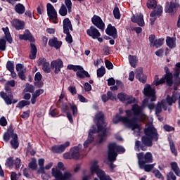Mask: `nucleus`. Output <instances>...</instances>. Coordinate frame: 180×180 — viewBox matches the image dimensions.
<instances>
[{"label": "nucleus", "instance_id": "obj_8", "mask_svg": "<svg viewBox=\"0 0 180 180\" xmlns=\"http://www.w3.org/2000/svg\"><path fill=\"white\" fill-rule=\"evenodd\" d=\"M138 164L143 167V164H147L148 162H153V154L150 152H147L145 155L143 153H139L137 154Z\"/></svg>", "mask_w": 180, "mask_h": 180}, {"label": "nucleus", "instance_id": "obj_27", "mask_svg": "<svg viewBox=\"0 0 180 180\" xmlns=\"http://www.w3.org/2000/svg\"><path fill=\"white\" fill-rule=\"evenodd\" d=\"M136 78L140 81V82H142L143 84H145L146 81H147V77L143 74V69L139 68L136 70Z\"/></svg>", "mask_w": 180, "mask_h": 180}, {"label": "nucleus", "instance_id": "obj_31", "mask_svg": "<svg viewBox=\"0 0 180 180\" xmlns=\"http://www.w3.org/2000/svg\"><path fill=\"white\" fill-rule=\"evenodd\" d=\"M128 59L131 67L136 68V67H137V63H139V58L136 56L129 55Z\"/></svg>", "mask_w": 180, "mask_h": 180}, {"label": "nucleus", "instance_id": "obj_40", "mask_svg": "<svg viewBox=\"0 0 180 180\" xmlns=\"http://www.w3.org/2000/svg\"><path fill=\"white\" fill-rule=\"evenodd\" d=\"M139 165V168H141V169H144L146 171V172H150V171H151V169H153V168H154L155 164H151V165L143 164L142 167L141 165Z\"/></svg>", "mask_w": 180, "mask_h": 180}, {"label": "nucleus", "instance_id": "obj_4", "mask_svg": "<svg viewBox=\"0 0 180 180\" xmlns=\"http://www.w3.org/2000/svg\"><path fill=\"white\" fill-rule=\"evenodd\" d=\"M112 122L115 124H117L119 122H122L127 127L131 129V130H135L138 133L140 131V125L137 124V120L134 118L130 120L128 117H122L117 114L112 119Z\"/></svg>", "mask_w": 180, "mask_h": 180}, {"label": "nucleus", "instance_id": "obj_20", "mask_svg": "<svg viewBox=\"0 0 180 180\" xmlns=\"http://www.w3.org/2000/svg\"><path fill=\"white\" fill-rule=\"evenodd\" d=\"M93 129H91L90 131L89 132V136L87 140L84 143V148H86L92 141H94V134L96 133V129L94 127H92Z\"/></svg>", "mask_w": 180, "mask_h": 180}, {"label": "nucleus", "instance_id": "obj_58", "mask_svg": "<svg viewBox=\"0 0 180 180\" xmlns=\"http://www.w3.org/2000/svg\"><path fill=\"white\" fill-rule=\"evenodd\" d=\"M134 102H136V98H134L131 96H128L125 103H127L128 105H130V103H134Z\"/></svg>", "mask_w": 180, "mask_h": 180}, {"label": "nucleus", "instance_id": "obj_55", "mask_svg": "<svg viewBox=\"0 0 180 180\" xmlns=\"http://www.w3.org/2000/svg\"><path fill=\"white\" fill-rule=\"evenodd\" d=\"M6 68L10 71V72L11 71H15V66L13 65V63L8 61L6 64Z\"/></svg>", "mask_w": 180, "mask_h": 180}, {"label": "nucleus", "instance_id": "obj_63", "mask_svg": "<svg viewBox=\"0 0 180 180\" xmlns=\"http://www.w3.org/2000/svg\"><path fill=\"white\" fill-rule=\"evenodd\" d=\"M25 89L27 92H34V86L30 84H27Z\"/></svg>", "mask_w": 180, "mask_h": 180}, {"label": "nucleus", "instance_id": "obj_49", "mask_svg": "<svg viewBox=\"0 0 180 180\" xmlns=\"http://www.w3.org/2000/svg\"><path fill=\"white\" fill-rule=\"evenodd\" d=\"M65 4L68 9V13H71L72 12V2L71 0H65Z\"/></svg>", "mask_w": 180, "mask_h": 180}, {"label": "nucleus", "instance_id": "obj_9", "mask_svg": "<svg viewBox=\"0 0 180 180\" xmlns=\"http://www.w3.org/2000/svg\"><path fill=\"white\" fill-rule=\"evenodd\" d=\"M46 11L49 20L55 24L58 23V21H57V11H56V8H54V6L50 3H48L46 4Z\"/></svg>", "mask_w": 180, "mask_h": 180}, {"label": "nucleus", "instance_id": "obj_52", "mask_svg": "<svg viewBox=\"0 0 180 180\" xmlns=\"http://www.w3.org/2000/svg\"><path fill=\"white\" fill-rule=\"evenodd\" d=\"M28 105H30V102L23 100L18 103V108L22 109V108H25V106H27Z\"/></svg>", "mask_w": 180, "mask_h": 180}, {"label": "nucleus", "instance_id": "obj_24", "mask_svg": "<svg viewBox=\"0 0 180 180\" xmlns=\"http://www.w3.org/2000/svg\"><path fill=\"white\" fill-rule=\"evenodd\" d=\"M176 8H179V4L177 3L171 2L170 4H167L166 6L165 12H166V13H173Z\"/></svg>", "mask_w": 180, "mask_h": 180}, {"label": "nucleus", "instance_id": "obj_16", "mask_svg": "<svg viewBox=\"0 0 180 180\" xmlns=\"http://www.w3.org/2000/svg\"><path fill=\"white\" fill-rule=\"evenodd\" d=\"M131 22L134 23H137L139 26L143 27L145 25L144 17L143 14L139 13L136 15H133L131 18Z\"/></svg>", "mask_w": 180, "mask_h": 180}, {"label": "nucleus", "instance_id": "obj_44", "mask_svg": "<svg viewBox=\"0 0 180 180\" xmlns=\"http://www.w3.org/2000/svg\"><path fill=\"white\" fill-rule=\"evenodd\" d=\"M169 144L172 154L176 156L178 155V152L176 151V148H175V144L174 143V141L169 140Z\"/></svg>", "mask_w": 180, "mask_h": 180}, {"label": "nucleus", "instance_id": "obj_15", "mask_svg": "<svg viewBox=\"0 0 180 180\" xmlns=\"http://www.w3.org/2000/svg\"><path fill=\"white\" fill-rule=\"evenodd\" d=\"M51 68H55V74H58L61 71V68L64 67V63L60 59H57L51 63Z\"/></svg>", "mask_w": 180, "mask_h": 180}, {"label": "nucleus", "instance_id": "obj_28", "mask_svg": "<svg viewBox=\"0 0 180 180\" xmlns=\"http://www.w3.org/2000/svg\"><path fill=\"white\" fill-rule=\"evenodd\" d=\"M162 109H164V110H167V103L165 102V100H162L160 103H158L155 108V113L157 116L160 115V112H162Z\"/></svg>", "mask_w": 180, "mask_h": 180}, {"label": "nucleus", "instance_id": "obj_22", "mask_svg": "<svg viewBox=\"0 0 180 180\" xmlns=\"http://www.w3.org/2000/svg\"><path fill=\"white\" fill-rule=\"evenodd\" d=\"M20 40H29V41H34V38L30 33V31L25 30L23 34H19Z\"/></svg>", "mask_w": 180, "mask_h": 180}, {"label": "nucleus", "instance_id": "obj_45", "mask_svg": "<svg viewBox=\"0 0 180 180\" xmlns=\"http://www.w3.org/2000/svg\"><path fill=\"white\" fill-rule=\"evenodd\" d=\"M98 177L100 180H112L110 176L106 175V173H105V172H101V173H98Z\"/></svg>", "mask_w": 180, "mask_h": 180}, {"label": "nucleus", "instance_id": "obj_2", "mask_svg": "<svg viewBox=\"0 0 180 180\" xmlns=\"http://www.w3.org/2000/svg\"><path fill=\"white\" fill-rule=\"evenodd\" d=\"M144 106H148V109L150 110H153L154 109V103L148 104V100L145 99L143 101V105L139 106L137 104H135L132 105L131 110H127L125 111V113L128 117V119H130L134 115L135 116H142V120H146L147 119V116L144 114V112L143 110L144 109Z\"/></svg>", "mask_w": 180, "mask_h": 180}, {"label": "nucleus", "instance_id": "obj_41", "mask_svg": "<svg viewBox=\"0 0 180 180\" xmlns=\"http://www.w3.org/2000/svg\"><path fill=\"white\" fill-rule=\"evenodd\" d=\"M68 13V8L67 9L65 5L62 4L60 8L59 9V15H60V16H67Z\"/></svg>", "mask_w": 180, "mask_h": 180}, {"label": "nucleus", "instance_id": "obj_18", "mask_svg": "<svg viewBox=\"0 0 180 180\" xmlns=\"http://www.w3.org/2000/svg\"><path fill=\"white\" fill-rule=\"evenodd\" d=\"M86 33L88 36L93 39L101 37V32H99V30L94 27H90V28L86 30Z\"/></svg>", "mask_w": 180, "mask_h": 180}, {"label": "nucleus", "instance_id": "obj_7", "mask_svg": "<svg viewBox=\"0 0 180 180\" xmlns=\"http://www.w3.org/2000/svg\"><path fill=\"white\" fill-rule=\"evenodd\" d=\"M5 91L6 92H8V94L1 91L0 92V96L4 99V101L6 102V105H12V103H16L18 101L13 100V95L12 94V92L11 91V88H9V86L5 85Z\"/></svg>", "mask_w": 180, "mask_h": 180}, {"label": "nucleus", "instance_id": "obj_11", "mask_svg": "<svg viewBox=\"0 0 180 180\" xmlns=\"http://www.w3.org/2000/svg\"><path fill=\"white\" fill-rule=\"evenodd\" d=\"M90 171L92 174H96L97 176L101 174V172H105V171L99 168V162L96 160H91L90 162Z\"/></svg>", "mask_w": 180, "mask_h": 180}, {"label": "nucleus", "instance_id": "obj_19", "mask_svg": "<svg viewBox=\"0 0 180 180\" xmlns=\"http://www.w3.org/2000/svg\"><path fill=\"white\" fill-rule=\"evenodd\" d=\"M37 63L38 65H43L42 70L44 71V72H50V63L47 62L46 58H40Z\"/></svg>", "mask_w": 180, "mask_h": 180}, {"label": "nucleus", "instance_id": "obj_39", "mask_svg": "<svg viewBox=\"0 0 180 180\" xmlns=\"http://www.w3.org/2000/svg\"><path fill=\"white\" fill-rule=\"evenodd\" d=\"M37 54V48L33 44H31V54L30 55V58L31 60H34Z\"/></svg>", "mask_w": 180, "mask_h": 180}, {"label": "nucleus", "instance_id": "obj_33", "mask_svg": "<svg viewBox=\"0 0 180 180\" xmlns=\"http://www.w3.org/2000/svg\"><path fill=\"white\" fill-rule=\"evenodd\" d=\"M12 140L11 141V145L14 148V150H16L18 147H19V142L18 141V135L16 134H12Z\"/></svg>", "mask_w": 180, "mask_h": 180}, {"label": "nucleus", "instance_id": "obj_29", "mask_svg": "<svg viewBox=\"0 0 180 180\" xmlns=\"http://www.w3.org/2000/svg\"><path fill=\"white\" fill-rule=\"evenodd\" d=\"M101 99L103 102H108L109 99H110V101H116V96L114 95L112 91H108L107 96L106 94H104L101 96Z\"/></svg>", "mask_w": 180, "mask_h": 180}, {"label": "nucleus", "instance_id": "obj_36", "mask_svg": "<svg viewBox=\"0 0 180 180\" xmlns=\"http://www.w3.org/2000/svg\"><path fill=\"white\" fill-rule=\"evenodd\" d=\"M12 134H13V129H12V127H9L8 129V132H6L4 135V140L8 143L11 137H12Z\"/></svg>", "mask_w": 180, "mask_h": 180}, {"label": "nucleus", "instance_id": "obj_54", "mask_svg": "<svg viewBox=\"0 0 180 180\" xmlns=\"http://www.w3.org/2000/svg\"><path fill=\"white\" fill-rule=\"evenodd\" d=\"M29 167L31 169H36L37 168V164L36 163V159L33 158L32 161L29 163Z\"/></svg>", "mask_w": 180, "mask_h": 180}, {"label": "nucleus", "instance_id": "obj_61", "mask_svg": "<svg viewBox=\"0 0 180 180\" xmlns=\"http://www.w3.org/2000/svg\"><path fill=\"white\" fill-rule=\"evenodd\" d=\"M14 165L15 167V169H19V168H20V165H21L20 159L17 158L14 161Z\"/></svg>", "mask_w": 180, "mask_h": 180}, {"label": "nucleus", "instance_id": "obj_13", "mask_svg": "<svg viewBox=\"0 0 180 180\" xmlns=\"http://www.w3.org/2000/svg\"><path fill=\"white\" fill-rule=\"evenodd\" d=\"M162 15V6L160 5L157 6V8L150 13V25L153 26L154 25V22L157 19V16H161Z\"/></svg>", "mask_w": 180, "mask_h": 180}, {"label": "nucleus", "instance_id": "obj_3", "mask_svg": "<svg viewBox=\"0 0 180 180\" xmlns=\"http://www.w3.org/2000/svg\"><path fill=\"white\" fill-rule=\"evenodd\" d=\"M94 122L96 123L98 127L99 143L106 141L108 131H106V122H105L103 120V112H98L95 116Z\"/></svg>", "mask_w": 180, "mask_h": 180}, {"label": "nucleus", "instance_id": "obj_6", "mask_svg": "<svg viewBox=\"0 0 180 180\" xmlns=\"http://www.w3.org/2000/svg\"><path fill=\"white\" fill-rule=\"evenodd\" d=\"M165 72L166 73L165 76L162 77L160 79H158V76L155 77V80L153 82L154 85L164 84L165 81L169 86L172 85V74L169 72V69L167 67L165 68Z\"/></svg>", "mask_w": 180, "mask_h": 180}, {"label": "nucleus", "instance_id": "obj_43", "mask_svg": "<svg viewBox=\"0 0 180 180\" xmlns=\"http://www.w3.org/2000/svg\"><path fill=\"white\" fill-rule=\"evenodd\" d=\"M147 6L148 9H154V8H157V1L148 0L147 2Z\"/></svg>", "mask_w": 180, "mask_h": 180}, {"label": "nucleus", "instance_id": "obj_59", "mask_svg": "<svg viewBox=\"0 0 180 180\" xmlns=\"http://www.w3.org/2000/svg\"><path fill=\"white\" fill-rule=\"evenodd\" d=\"M70 109L72 110L73 116H77V113L78 112L77 105L75 104L70 105Z\"/></svg>", "mask_w": 180, "mask_h": 180}, {"label": "nucleus", "instance_id": "obj_5", "mask_svg": "<svg viewBox=\"0 0 180 180\" xmlns=\"http://www.w3.org/2000/svg\"><path fill=\"white\" fill-rule=\"evenodd\" d=\"M126 150L122 146L116 145V143H110L108 145V160L110 162L116 161L117 153H124Z\"/></svg>", "mask_w": 180, "mask_h": 180}, {"label": "nucleus", "instance_id": "obj_57", "mask_svg": "<svg viewBox=\"0 0 180 180\" xmlns=\"http://www.w3.org/2000/svg\"><path fill=\"white\" fill-rule=\"evenodd\" d=\"M65 34H66V41L70 44L72 43V36H71L70 32H68V33H65Z\"/></svg>", "mask_w": 180, "mask_h": 180}, {"label": "nucleus", "instance_id": "obj_32", "mask_svg": "<svg viewBox=\"0 0 180 180\" xmlns=\"http://www.w3.org/2000/svg\"><path fill=\"white\" fill-rule=\"evenodd\" d=\"M2 31L4 33V37L8 43L11 44L13 41L12 36L11 35V32H9V28L8 27H3Z\"/></svg>", "mask_w": 180, "mask_h": 180}, {"label": "nucleus", "instance_id": "obj_1", "mask_svg": "<svg viewBox=\"0 0 180 180\" xmlns=\"http://www.w3.org/2000/svg\"><path fill=\"white\" fill-rule=\"evenodd\" d=\"M144 133L145 136H142V143L146 146H141V150H142V151H146L147 147H151V146H153V140H154V141L158 140V133H157V129L154 128L153 124H147L144 129Z\"/></svg>", "mask_w": 180, "mask_h": 180}, {"label": "nucleus", "instance_id": "obj_48", "mask_svg": "<svg viewBox=\"0 0 180 180\" xmlns=\"http://www.w3.org/2000/svg\"><path fill=\"white\" fill-rule=\"evenodd\" d=\"M129 97V96H127V94H124V93H120L117 95V98L118 99L121 101V102H124L126 103V101H127V98Z\"/></svg>", "mask_w": 180, "mask_h": 180}, {"label": "nucleus", "instance_id": "obj_35", "mask_svg": "<svg viewBox=\"0 0 180 180\" xmlns=\"http://www.w3.org/2000/svg\"><path fill=\"white\" fill-rule=\"evenodd\" d=\"M15 11L17 13H19V15H23V13H25V11H26V8L23 4H18L15 6Z\"/></svg>", "mask_w": 180, "mask_h": 180}, {"label": "nucleus", "instance_id": "obj_64", "mask_svg": "<svg viewBox=\"0 0 180 180\" xmlns=\"http://www.w3.org/2000/svg\"><path fill=\"white\" fill-rule=\"evenodd\" d=\"M157 39H155V35H150L149 37V41H150V47L153 46L154 41H155Z\"/></svg>", "mask_w": 180, "mask_h": 180}, {"label": "nucleus", "instance_id": "obj_42", "mask_svg": "<svg viewBox=\"0 0 180 180\" xmlns=\"http://www.w3.org/2000/svg\"><path fill=\"white\" fill-rule=\"evenodd\" d=\"M35 85L37 86H41L40 82L41 81V74L38 72L36 73L34 77Z\"/></svg>", "mask_w": 180, "mask_h": 180}, {"label": "nucleus", "instance_id": "obj_37", "mask_svg": "<svg viewBox=\"0 0 180 180\" xmlns=\"http://www.w3.org/2000/svg\"><path fill=\"white\" fill-rule=\"evenodd\" d=\"M170 165L172 171H174L176 175L177 176H180V169H179V167H178V163L173 162L170 164Z\"/></svg>", "mask_w": 180, "mask_h": 180}, {"label": "nucleus", "instance_id": "obj_21", "mask_svg": "<svg viewBox=\"0 0 180 180\" xmlns=\"http://www.w3.org/2000/svg\"><path fill=\"white\" fill-rule=\"evenodd\" d=\"M63 33H68L70 30L72 32V24H71V20L70 18H66L63 22Z\"/></svg>", "mask_w": 180, "mask_h": 180}, {"label": "nucleus", "instance_id": "obj_17", "mask_svg": "<svg viewBox=\"0 0 180 180\" xmlns=\"http://www.w3.org/2000/svg\"><path fill=\"white\" fill-rule=\"evenodd\" d=\"M179 96L178 95V91H173L172 96H167L166 98L165 103L167 105V108H168V106H172L173 103H175L176 102V97Z\"/></svg>", "mask_w": 180, "mask_h": 180}, {"label": "nucleus", "instance_id": "obj_10", "mask_svg": "<svg viewBox=\"0 0 180 180\" xmlns=\"http://www.w3.org/2000/svg\"><path fill=\"white\" fill-rule=\"evenodd\" d=\"M143 94L145 96L150 98L152 102H155L157 100L155 96V89L151 87L150 84H146L143 89Z\"/></svg>", "mask_w": 180, "mask_h": 180}, {"label": "nucleus", "instance_id": "obj_34", "mask_svg": "<svg viewBox=\"0 0 180 180\" xmlns=\"http://www.w3.org/2000/svg\"><path fill=\"white\" fill-rule=\"evenodd\" d=\"M175 41H176V39L175 38H172L169 37H167L166 43L169 49H174V47H176V44Z\"/></svg>", "mask_w": 180, "mask_h": 180}, {"label": "nucleus", "instance_id": "obj_14", "mask_svg": "<svg viewBox=\"0 0 180 180\" xmlns=\"http://www.w3.org/2000/svg\"><path fill=\"white\" fill-rule=\"evenodd\" d=\"M91 22L94 26H96L98 29L103 30L105 29V22L102 20V18L98 15H94L91 18Z\"/></svg>", "mask_w": 180, "mask_h": 180}, {"label": "nucleus", "instance_id": "obj_46", "mask_svg": "<svg viewBox=\"0 0 180 180\" xmlns=\"http://www.w3.org/2000/svg\"><path fill=\"white\" fill-rule=\"evenodd\" d=\"M162 44H164V39L160 38L158 39H156L154 41V44L153 46L156 47V49H158V48L161 47V46H162Z\"/></svg>", "mask_w": 180, "mask_h": 180}, {"label": "nucleus", "instance_id": "obj_30", "mask_svg": "<svg viewBox=\"0 0 180 180\" xmlns=\"http://www.w3.org/2000/svg\"><path fill=\"white\" fill-rule=\"evenodd\" d=\"M105 32L108 34V36H112V37H116L117 34L116 27L112 26V25H108L107 29L105 30Z\"/></svg>", "mask_w": 180, "mask_h": 180}, {"label": "nucleus", "instance_id": "obj_53", "mask_svg": "<svg viewBox=\"0 0 180 180\" xmlns=\"http://www.w3.org/2000/svg\"><path fill=\"white\" fill-rule=\"evenodd\" d=\"M113 15L115 19H120V11H119V8L115 7L114 8Z\"/></svg>", "mask_w": 180, "mask_h": 180}, {"label": "nucleus", "instance_id": "obj_56", "mask_svg": "<svg viewBox=\"0 0 180 180\" xmlns=\"http://www.w3.org/2000/svg\"><path fill=\"white\" fill-rule=\"evenodd\" d=\"M6 165H7V167H9V168H12V167H13V158H9L8 159H7Z\"/></svg>", "mask_w": 180, "mask_h": 180}, {"label": "nucleus", "instance_id": "obj_26", "mask_svg": "<svg viewBox=\"0 0 180 180\" xmlns=\"http://www.w3.org/2000/svg\"><path fill=\"white\" fill-rule=\"evenodd\" d=\"M11 25L13 27H15L16 30H22L25 29V22L18 20L15 19L11 21Z\"/></svg>", "mask_w": 180, "mask_h": 180}, {"label": "nucleus", "instance_id": "obj_12", "mask_svg": "<svg viewBox=\"0 0 180 180\" xmlns=\"http://www.w3.org/2000/svg\"><path fill=\"white\" fill-rule=\"evenodd\" d=\"M70 147V141H66L65 143L61 145H55L51 147V151L55 154H61L65 151V148Z\"/></svg>", "mask_w": 180, "mask_h": 180}, {"label": "nucleus", "instance_id": "obj_50", "mask_svg": "<svg viewBox=\"0 0 180 180\" xmlns=\"http://www.w3.org/2000/svg\"><path fill=\"white\" fill-rule=\"evenodd\" d=\"M6 50V41L4 39H0V51H5Z\"/></svg>", "mask_w": 180, "mask_h": 180}, {"label": "nucleus", "instance_id": "obj_60", "mask_svg": "<svg viewBox=\"0 0 180 180\" xmlns=\"http://www.w3.org/2000/svg\"><path fill=\"white\" fill-rule=\"evenodd\" d=\"M16 71L18 72H22L23 71H25V68L23 67V65L18 63L16 65Z\"/></svg>", "mask_w": 180, "mask_h": 180}, {"label": "nucleus", "instance_id": "obj_38", "mask_svg": "<svg viewBox=\"0 0 180 180\" xmlns=\"http://www.w3.org/2000/svg\"><path fill=\"white\" fill-rule=\"evenodd\" d=\"M76 75H77V77H79V78H85V77H86V78H89V77H90L89 73H88V72L84 70L83 68H82V70H79L77 72Z\"/></svg>", "mask_w": 180, "mask_h": 180}, {"label": "nucleus", "instance_id": "obj_25", "mask_svg": "<svg viewBox=\"0 0 180 180\" xmlns=\"http://www.w3.org/2000/svg\"><path fill=\"white\" fill-rule=\"evenodd\" d=\"M62 44L63 42L61 41H58V39L56 37L50 39L49 41V45L50 47H54L56 49H60Z\"/></svg>", "mask_w": 180, "mask_h": 180}, {"label": "nucleus", "instance_id": "obj_47", "mask_svg": "<svg viewBox=\"0 0 180 180\" xmlns=\"http://www.w3.org/2000/svg\"><path fill=\"white\" fill-rule=\"evenodd\" d=\"M105 74H106L105 67H101L97 70V77L98 78H102V77L105 75Z\"/></svg>", "mask_w": 180, "mask_h": 180}, {"label": "nucleus", "instance_id": "obj_23", "mask_svg": "<svg viewBox=\"0 0 180 180\" xmlns=\"http://www.w3.org/2000/svg\"><path fill=\"white\" fill-rule=\"evenodd\" d=\"M81 147H82V146L79 144L77 146H75L71 149V154L73 160H79V158H81V155H79Z\"/></svg>", "mask_w": 180, "mask_h": 180}, {"label": "nucleus", "instance_id": "obj_51", "mask_svg": "<svg viewBox=\"0 0 180 180\" xmlns=\"http://www.w3.org/2000/svg\"><path fill=\"white\" fill-rule=\"evenodd\" d=\"M156 178H158V179L164 180V176H162V174L160 172L158 169H154L153 171Z\"/></svg>", "mask_w": 180, "mask_h": 180}, {"label": "nucleus", "instance_id": "obj_62", "mask_svg": "<svg viewBox=\"0 0 180 180\" xmlns=\"http://www.w3.org/2000/svg\"><path fill=\"white\" fill-rule=\"evenodd\" d=\"M42 94H44V89H38L36 90L34 93H33L32 94L34 96H37V98H39V96H40V95H41Z\"/></svg>", "mask_w": 180, "mask_h": 180}]
</instances>
